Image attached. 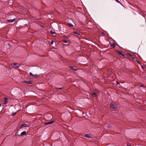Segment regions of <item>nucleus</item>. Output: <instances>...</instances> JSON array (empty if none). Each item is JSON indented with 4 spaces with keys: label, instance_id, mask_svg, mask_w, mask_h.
Returning a JSON list of instances; mask_svg holds the SVG:
<instances>
[{
    "label": "nucleus",
    "instance_id": "25",
    "mask_svg": "<svg viewBox=\"0 0 146 146\" xmlns=\"http://www.w3.org/2000/svg\"><path fill=\"white\" fill-rule=\"evenodd\" d=\"M63 37H64V38H67V36L66 35L64 36H63Z\"/></svg>",
    "mask_w": 146,
    "mask_h": 146
},
{
    "label": "nucleus",
    "instance_id": "9",
    "mask_svg": "<svg viewBox=\"0 0 146 146\" xmlns=\"http://www.w3.org/2000/svg\"><path fill=\"white\" fill-rule=\"evenodd\" d=\"M8 99L7 98H5L4 99V104H6L8 102Z\"/></svg>",
    "mask_w": 146,
    "mask_h": 146
},
{
    "label": "nucleus",
    "instance_id": "22",
    "mask_svg": "<svg viewBox=\"0 0 146 146\" xmlns=\"http://www.w3.org/2000/svg\"><path fill=\"white\" fill-rule=\"evenodd\" d=\"M37 76V74H36V75H34V74H33V76H32V77H35L36 76Z\"/></svg>",
    "mask_w": 146,
    "mask_h": 146
},
{
    "label": "nucleus",
    "instance_id": "28",
    "mask_svg": "<svg viewBox=\"0 0 146 146\" xmlns=\"http://www.w3.org/2000/svg\"><path fill=\"white\" fill-rule=\"evenodd\" d=\"M17 133H18V131H17L16 133H15V134L16 135H17Z\"/></svg>",
    "mask_w": 146,
    "mask_h": 146
},
{
    "label": "nucleus",
    "instance_id": "5",
    "mask_svg": "<svg viewBox=\"0 0 146 146\" xmlns=\"http://www.w3.org/2000/svg\"><path fill=\"white\" fill-rule=\"evenodd\" d=\"M110 107L114 110H116V107H115L113 104H111L110 105Z\"/></svg>",
    "mask_w": 146,
    "mask_h": 146
},
{
    "label": "nucleus",
    "instance_id": "19",
    "mask_svg": "<svg viewBox=\"0 0 146 146\" xmlns=\"http://www.w3.org/2000/svg\"><path fill=\"white\" fill-rule=\"evenodd\" d=\"M29 75L31 76H33V74L31 72L29 73Z\"/></svg>",
    "mask_w": 146,
    "mask_h": 146
},
{
    "label": "nucleus",
    "instance_id": "32",
    "mask_svg": "<svg viewBox=\"0 0 146 146\" xmlns=\"http://www.w3.org/2000/svg\"><path fill=\"white\" fill-rule=\"evenodd\" d=\"M127 146H131L130 145H127Z\"/></svg>",
    "mask_w": 146,
    "mask_h": 146
},
{
    "label": "nucleus",
    "instance_id": "15",
    "mask_svg": "<svg viewBox=\"0 0 146 146\" xmlns=\"http://www.w3.org/2000/svg\"><path fill=\"white\" fill-rule=\"evenodd\" d=\"M92 96H96V94L95 92H93L92 93Z\"/></svg>",
    "mask_w": 146,
    "mask_h": 146
},
{
    "label": "nucleus",
    "instance_id": "23",
    "mask_svg": "<svg viewBox=\"0 0 146 146\" xmlns=\"http://www.w3.org/2000/svg\"><path fill=\"white\" fill-rule=\"evenodd\" d=\"M116 83H117V84H116L117 85L119 84V82H118V81L116 82Z\"/></svg>",
    "mask_w": 146,
    "mask_h": 146
},
{
    "label": "nucleus",
    "instance_id": "27",
    "mask_svg": "<svg viewBox=\"0 0 146 146\" xmlns=\"http://www.w3.org/2000/svg\"><path fill=\"white\" fill-rule=\"evenodd\" d=\"M64 29H65L66 30V27H64Z\"/></svg>",
    "mask_w": 146,
    "mask_h": 146
},
{
    "label": "nucleus",
    "instance_id": "2",
    "mask_svg": "<svg viewBox=\"0 0 146 146\" xmlns=\"http://www.w3.org/2000/svg\"><path fill=\"white\" fill-rule=\"evenodd\" d=\"M28 125L25 123L22 124L20 126V128H21L23 127H28Z\"/></svg>",
    "mask_w": 146,
    "mask_h": 146
},
{
    "label": "nucleus",
    "instance_id": "11",
    "mask_svg": "<svg viewBox=\"0 0 146 146\" xmlns=\"http://www.w3.org/2000/svg\"><path fill=\"white\" fill-rule=\"evenodd\" d=\"M67 24H68V26H69V27H73V25L71 23H68Z\"/></svg>",
    "mask_w": 146,
    "mask_h": 146
},
{
    "label": "nucleus",
    "instance_id": "21",
    "mask_svg": "<svg viewBox=\"0 0 146 146\" xmlns=\"http://www.w3.org/2000/svg\"><path fill=\"white\" fill-rule=\"evenodd\" d=\"M53 42H54L52 40L51 42H50V43L51 44V45L52 44H53Z\"/></svg>",
    "mask_w": 146,
    "mask_h": 146
},
{
    "label": "nucleus",
    "instance_id": "12",
    "mask_svg": "<svg viewBox=\"0 0 146 146\" xmlns=\"http://www.w3.org/2000/svg\"><path fill=\"white\" fill-rule=\"evenodd\" d=\"M14 66H16L15 67V68H17L19 66V64L17 63L16 64H13Z\"/></svg>",
    "mask_w": 146,
    "mask_h": 146
},
{
    "label": "nucleus",
    "instance_id": "29",
    "mask_svg": "<svg viewBox=\"0 0 146 146\" xmlns=\"http://www.w3.org/2000/svg\"><path fill=\"white\" fill-rule=\"evenodd\" d=\"M137 62L138 63H139V64H140V63L139 62H138V61H137Z\"/></svg>",
    "mask_w": 146,
    "mask_h": 146
},
{
    "label": "nucleus",
    "instance_id": "26",
    "mask_svg": "<svg viewBox=\"0 0 146 146\" xmlns=\"http://www.w3.org/2000/svg\"><path fill=\"white\" fill-rule=\"evenodd\" d=\"M141 67H142V68H144V66H141Z\"/></svg>",
    "mask_w": 146,
    "mask_h": 146
},
{
    "label": "nucleus",
    "instance_id": "16",
    "mask_svg": "<svg viewBox=\"0 0 146 146\" xmlns=\"http://www.w3.org/2000/svg\"><path fill=\"white\" fill-rule=\"evenodd\" d=\"M74 34H77V35H80V34L79 33L77 32H75V31L74 32Z\"/></svg>",
    "mask_w": 146,
    "mask_h": 146
},
{
    "label": "nucleus",
    "instance_id": "24",
    "mask_svg": "<svg viewBox=\"0 0 146 146\" xmlns=\"http://www.w3.org/2000/svg\"><path fill=\"white\" fill-rule=\"evenodd\" d=\"M13 115H15V113H12Z\"/></svg>",
    "mask_w": 146,
    "mask_h": 146
},
{
    "label": "nucleus",
    "instance_id": "6",
    "mask_svg": "<svg viewBox=\"0 0 146 146\" xmlns=\"http://www.w3.org/2000/svg\"><path fill=\"white\" fill-rule=\"evenodd\" d=\"M54 122V121H52L49 122L45 123H44V124L45 125H47L49 124H52V123Z\"/></svg>",
    "mask_w": 146,
    "mask_h": 146
},
{
    "label": "nucleus",
    "instance_id": "17",
    "mask_svg": "<svg viewBox=\"0 0 146 146\" xmlns=\"http://www.w3.org/2000/svg\"><path fill=\"white\" fill-rule=\"evenodd\" d=\"M115 0V1L116 2H117V3H120V4H121V2H120V1H119L118 0Z\"/></svg>",
    "mask_w": 146,
    "mask_h": 146
},
{
    "label": "nucleus",
    "instance_id": "30",
    "mask_svg": "<svg viewBox=\"0 0 146 146\" xmlns=\"http://www.w3.org/2000/svg\"><path fill=\"white\" fill-rule=\"evenodd\" d=\"M64 33H67L66 32H64Z\"/></svg>",
    "mask_w": 146,
    "mask_h": 146
},
{
    "label": "nucleus",
    "instance_id": "14",
    "mask_svg": "<svg viewBox=\"0 0 146 146\" xmlns=\"http://www.w3.org/2000/svg\"><path fill=\"white\" fill-rule=\"evenodd\" d=\"M50 33L51 34H55V32L53 31L52 30H51L50 31Z\"/></svg>",
    "mask_w": 146,
    "mask_h": 146
},
{
    "label": "nucleus",
    "instance_id": "10",
    "mask_svg": "<svg viewBox=\"0 0 146 146\" xmlns=\"http://www.w3.org/2000/svg\"><path fill=\"white\" fill-rule=\"evenodd\" d=\"M110 46L113 48H114L115 46V45L114 43L113 44L111 43Z\"/></svg>",
    "mask_w": 146,
    "mask_h": 146
},
{
    "label": "nucleus",
    "instance_id": "7",
    "mask_svg": "<svg viewBox=\"0 0 146 146\" xmlns=\"http://www.w3.org/2000/svg\"><path fill=\"white\" fill-rule=\"evenodd\" d=\"M27 132L26 131H24L22 132L20 135H25V134H26Z\"/></svg>",
    "mask_w": 146,
    "mask_h": 146
},
{
    "label": "nucleus",
    "instance_id": "20",
    "mask_svg": "<svg viewBox=\"0 0 146 146\" xmlns=\"http://www.w3.org/2000/svg\"><path fill=\"white\" fill-rule=\"evenodd\" d=\"M63 42L65 43H67L68 42L66 40H64L63 41Z\"/></svg>",
    "mask_w": 146,
    "mask_h": 146
},
{
    "label": "nucleus",
    "instance_id": "13",
    "mask_svg": "<svg viewBox=\"0 0 146 146\" xmlns=\"http://www.w3.org/2000/svg\"><path fill=\"white\" fill-rule=\"evenodd\" d=\"M70 68L71 69H72L73 70H75V71H76L77 70L76 69L74 68H73V66H70Z\"/></svg>",
    "mask_w": 146,
    "mask_h": 146
},
{
    "label": "nucleus",
    "instance_id": "31",
    "mask_svg": "<svg viewBox=\"0 0 146 146\" xmlns=\"http://www.w3.org/2000/svg\"><path fill=\"white\" fill-rule=\"evenodd\" d=\"M1 106V104H0V107Z\"/></svg>",
    "mask_w": 146,
    "mask_h": 146
},
{
    "label": "nucleus",
    "instance_id": "1",
    "mask_svg": "<svg viewBox=\"0 0 146 146\" xmlns=\"http://www.w3.org/2000/svg\"><path fill=\"white\" fill-rule=\"evenodd\" d=\"M81 135L82 136H83L84 137H86L88 138H92V137H91L90 135L89 134H82Z\"/></svg>",
    "mask_w": 146,
    "mask_h": 146
},
{
    "label": "nucleus",
    "instance_id": "4",
    "mask_svg": "<svg viewBox=\"0 0 146 146\" xmlns=\"http://www.w3.org/2000/svg\"><path fill=\"white\" fill-rule=\"evenodd\" d=\"M15 20V19H9L7 20V22L8 23H12L14 22Z\"/></svg>",
    "mask_w": 146,
    "mask_h": 146
},
{
    "label": "nucleus",
    "instance_id": "18",
    "mask_svg": "<svg viewBox=\"0 0 146 146\" xmlns=\"http://www.w3.org/2000/svg\"><path fill=\"white\" fill-rule=\"evenodd\" d=\"M63 88H57L56 90H61Z\"/></svg>",
    "mask_w": 146,
    "mask_h": 146
},
{
    "label": "nucleus",
    "instance_id": "8",
    "mask_svg": "<svg viewBox=\"0 0 146 146\" xmlns=\"http://www.w3.org/2000/svg\"><path fill=\"white\" fill-rule=\"evenodd\" d=\"M117 51L119 55H120L122 56H125L124 54H123V53H121L120 51L117 50Z\"/></svg>",
    "mask_w": 146,
    "mask_h": 146
},
{
    "label": "nucleus",
    "instance_id": "3",
    "mask_svg": "<svg viewBox=\"0 0 146 146\" xmlns=\"http://www.w3.org/2000/svg\"><path fill=\"white\" fill-rule=\"evenodd\" d=\"M23 83L26 84H32V82L30 81H24L23 82Z\"/></svg>",
    "mask_w": 146,
    "mask_h": 146
}]
</instances>
